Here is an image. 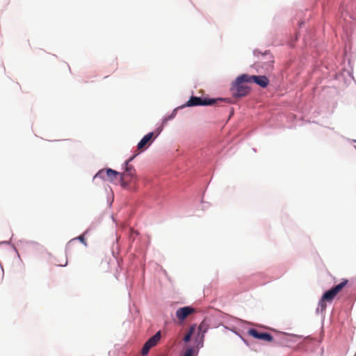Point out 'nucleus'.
Instances as JSON below:
<instances>
[{
    "label": "nucleus",
    "instance_id": "1",
    "mask_svg": "<svg viewBox=\"0 0 356 356\" xmlns=\"http://www.w3.org/2000/svg\"><path fill=\"white\" fill-rule=\"evenodd\" d=\"M250 83L248 74L238 76L231 88L232 95L234 97H241L247 95L250 92V87L247 83Z\"/></svg>",
    "mask_w": 356,
    "mask_h": 356
},
{
    "label": "nucleus",
    "instance_id": "2",
    "mask_svg": "<svg viewBox=\"0 0 356 356\" xmlns=\"http://www.w3.org/2000/svg\"><path fill=\"white\" fill-rule=\"evenodd\" d=\"M102 179L104 181L120 183L121 185V173L111 168L102 169L94 176L93 180Z\"/></svg>",
    "mask_w": 356,
    "mask_h": 356
},
{
    "label": "nucleus",
    "instance_id": "3",
    "mask_svg": "<svg viewBox=\"0 0 356 356\" xmlns=\"http://www.w3.org/2000/svg\"><path fill=\"white\" fill-rule=\"evenodd\" d=\"M136 178V170L131 164H125V170L121 173V186L127 188L130 182Z\"/></svg>",
    "mask_w": 356,
    "mask_h": 356
},
{
    "label": "nucleus",
    "instance_id": "4",
    "mask_svg": "<svg viewBox=\"0 0 356 356\" xmlns=\"http://www.w3.org/2000/svg\"><path fill=\"white\" fill-rule=\"evenodd\" d=\"M222 99H202L197 97H191L190 99L186 103L185 106H209L213 105L217 102H222Z\"/></svg>",
    "mask_w": 356,
    "mask_h": 356
},
{
    "label": "nucleus",
    "instance_id": "5",
    "mask_svg": "<svg viewBox=\"0 0 356 356\" xmlns=\"http://www.w3.org/2000/svg\"><path fill=\"white\" fill-rule=\"evenodd\" d=\"M336 296L337 294L332 289L325 291L319 300L318 310L321 312H325L327 307L326 302L331 303Z\"/></svg>",
    "mask_w": 356,
    "mask_h": 356
},
{
    "label": "nucleus",
    "instance_id": "6",
    "mask_svg": "<svg viewBox=\"0 0 356 356\" xmlns=\"http://www.w3.org/2000/svg\"><path fill=\"white\" fill-rule=\"evenodd\" d=\"M250 336L263 341H272L273 340V336L269 333L260 332L257 330L251 328L248 331Z\"/></svg>",
    "mask_w": 356,
    "mask_h": 356
},
{
    "label": "nucleus",
    "instance_id": "7",
    "mask_svg": "<svg viewBox=\"0 0 356 356\" xmlns=\"http://www.w3.org/2000/svg\"><path fill=\"white\" fill-rule=\"evenodd\" d=\"M195 312V309L191 307H184L178 309L176 311V316L180 321H184L189 315Z\"/></svg>",
    "mask_w": 356,
    "mask_h": 356
},
{
    "label": "nucleus",
    "instance_id": "8",
    "mask_svg": "<svg viewBox=\"0 0 356 356\" xmlns=\"http://www.w3.org/2000/svg\"><path fill=\"white\" fill-rule=\"evenodd\" d=\"M248 80L249 82H254L262 88H266L269 83V80L266 76L248 75Z\"/></svg>",
    "mask_w": 356,
    "mask_h": 356
},
{
    "label": "nucleus",
    "instance_id": "9",
    "mask_svg": "<svg viewBox=\"0 0 356 356\" xmlns=\"http://www.w3.org/2000/svg\"><path fill=\"white\" fill-rule=\"evenodd\" d=\"M153 136H154L153 132H150V133L147 134V135H145L140 140V141L138 143V145H137L138 149L143 150V149L147 148V147H148L150 145V143H152Z\"/></svg>",
    "mask_w": 356,
    "mask_h": 356
},
{
    "label": "nucleus",
    "instance_id": "10",
    "mask_svg": "<svg viewBox=\"0 0 356 356\" xmlns=\"http://www.w3.org/2000/svg\"><path fill=\"white\" fill-rule=\"evenodd\" d=\"M112 264H113V265L115 264L114 259H113L112 262H111V258L108 259L107 257H105L102 261V263H101L102 270L106 273L111 271Z\"/></svg>",
    "mask_w": 356,
    "mask_h": 356
},
{
    "label": "nucleus",
    "instance_id": "11",
    "mask_svg": "<svg viewBox=\"0 0 356 356\" xmlns=\"http://www.w3.org/2000/svg\"><path fill=\"white\" fill-rule=\"evenodd\" d=\"M161 332L159 331L153 337L149 339L146 342L150 346L151 348H152L157 344V343L161 339Z\"/></svg>",
    "mask_w": 356,
    "mask_h": 356
},
{
    "label": "nucleus",
    "instance_id": "12",
    "mask_svg": "<svg viewBox=\"0 0 356 356\" xmlns=\"http://www.w3.org/2000/svg\"><path fill=\"white\" fill-rule=\"evenodd\" d=\"M348 282V280L343 279L341 283L332 287V289L337 295L347 285Z\"/></svg>",
    "mask_w": 356,
    "mask_h": 356
},
{
    "label": "nucleus",
    "instance_id": "13",
    "mask_svg": "<svg viewBox=\"0 0 356 356\" xmlns=\"http://www.w3.org/2000/svg\"><path fill=\"white\" fill-rule=\"evenodd\" d=\"M195 330H196V325L195 324L190 327L188 332L184 337V341L185 342H188L191 340L192 335L195 332Z\"/></svg>",
    "mask_w": 356,
    "mask_h": 356
},
{
    "label": "nucleus",
    "instance_id": "14",
    "mask_svg": "<svg viewBox=\"0 0 356 356\" xmlns=\"http://www.w3.org/2000/svg\"><path fill=\"white\" fill-rule=\"evenodd\" d=\"M151 348H152L150 347V346L148 343H147V342H145L141 350L142 355H146Z\"/></svg>",
    "mask_w": 356,
    "mask_h": 356
},
{
    "label": "nucleus",
    "instance_id": "15",
    "mask_svg": "<svg viewBox=\"0 0 356 356\" xmlns=\"http://www.w3.org/2000/svg\"><path fill=\"white\" fill-rule=\"evenodd\" d=\"M195 350L193 348H187L184 353V356H194Z\"/></svg>",
    "mask_w": 356,
    "mask_h": 356
},
{
    "label": "nucleus",
    "instance_id": "16",
    "mask_svg": "<svg viewBox=\"0 0 356 356\" xmlns=\"http://www.w3.org/2000/svg\"><path fill=\"white\" fill-rule=\"evenodd\" d=\"M87 232H86L83 234L80 235L79 237L76 238V239H79L81 243H83L86 246L87 245V243L85 240V234H86ZM76 240V238H74L71 241H73Z\"/></svg>",
    "mask_w": 356,
    "mask_h": 356
},
{
    "label": "nucleus",
    "instance_id": "17",
    "mask_svg": "<svg viewBox=\"0 0 356 356\" xmlns=\"http://www.w3.org/2000/svg\"><path fill=\"white\" fill-rule=\"evenodd\" d=\"M175 115H176V111L175 110L170 115H169V116H168V117H165V118L163 119V124L167 123V122H168V120H172V118H175Z\"/></svg>",
    "mask_w": 356,
    "mask_h": 356
},
{
    "label": "nucleus",
    "instance_id": "18",
    "mask_svg": "<svg viewBox=\"0 0 356 356\" xmlns=\"http://www.w3.org/2000/svg\"><path fill=\"white\" fill-rule=\"evenodd\" d=\"M198 328H199V330L202 332L203 333L206 332V331L207 330V325L205 324V323L204 321L200 323Z\"/></svg>",
    "mask_w": 356,
    "mask_h": 356
},
{
    "label": "nucleus",
    "instance_id": "19",
    "mask_svg": "<svg viewBox=\"0 0 356 356\" xmlns=\"http://www.w3.org/2000/svg\"><path fill=\"white\" fill-rule=\"evenodd\" d=\"M23 266H24V265L19 261H16L15 262H13V267H23Z\"/></svg>",
    "mask_w": 356,
    "mask_h": 356
},
{
    "label": "nucleus",
    "instance_id": "20",
    "mask_svg": "<svg viewBox=\"0 0 356 356\" xmlns=\"http://www.w3.org/2000/svg\"><path fill=\"white\" fill-rule=\"evenodd\" d=\"M67 264V259H65V260L63 261V262H60L59 264H58V266H66Z\"/></svg>",
    "mask_w": 356,
    "mask_h": 356
},
{
    "label": "nucleus",
    "instance_id": "21",
    "mask_svg": "<svg viewBox=\"0 0 356 356\" xmlns=\"http://www.w3.org/2000/svg\"><path fill=\"white\" fill-rule=\"evenodd\" d=\"M3 269L0 270V284L3 282Z\"/></svg>",
    "mask_w": 356,
    "mask_h": 356
},
{
    "label": "nucleus",
    "instance_id": "22",
    "mask_svg": "<svg viewBox=\"0 0 356 356\" xmlns=\"http://www.w3.org/2000/svg\"><path fill=\"white\" fill-rule=\"evenodd\" d=\"M135 156H136V155H134L131 157H130L128 160L126 161L125 164L126 163L129 164V163L135 158Z\"/></svg>",
    "mask_w": 356,
    "mask_h": 356
}]
</instances>
